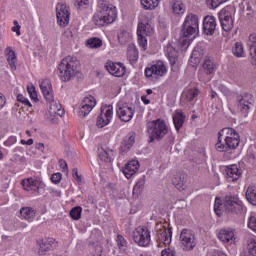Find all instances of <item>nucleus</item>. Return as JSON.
Masks as SVG:
<instances>
[{"mask_svg": "<svg viewBox=\"0 0 256 256\" xmlns=\"http://www.w3.org/2000/svg\"><path fill=\"white\" fill-rule=\"evenodd\" d=\"M247 211L243 201L237 196H225L224 202L220 198L215 199L214 202V212L218 217L223 215V212L230 213L231 215H241Z\"/></svg>", "mask_w": 256, "mask_h": 256, "instance_id": "f257e3e1", "label": "nucleus"}, {"mask_svg": "<svg viewBox=\"0 0 256 256\" xmlns=\"http://www.w3.org/2000/svg\"><path fill=\"white\" fill-rule=\"evenodd\" d=\"M117 19V8L107 0H98L97 11L92 21L98 27H105Z\"/></svg>", "mask_w": 256, "mask_h": 256, "instance_id": "f03ea898", "label": "nucleus"}, {"mask_svg": "<svg viewBox=\"0 0 256 256\" xmlns=\"http://www.w3.org/2000/svg\"><path fill=\"white\" fill-rule=\"evenodd\" d=\"M239 134L233 128H223L218 133V141L215 145L216 151L223 153L239 147Z\"/></svg>", "mask_w": 256, "mask_h": 256, "instance_id": "7ed1b4c3", "label": "nucleus"}, {"mask_svg": "<svg viewBox=\"0 0 256 256\" xmlns=\"http://www.w3.org/2000/svg\"><path fill=\"white\" fill-rule=\"evenodd\" d=\"M40 89L47 103H49L50 115H58L63 117L65 115V110L59 102H55V97L53 96V87L51 86V81L49 79L42 80L40 82Z\"/></svg>", "mask_w": 256, "mask_h": 256, "instance_id": "20e7f679", "label": "nucleus"}, {"mask_svg": "<svg viewBox=\"0 0 256 256\" xmlns=\"http://www.w3.org/2000/svg\"><path fill=\"white\" fill-rule=\"evenodd\" d=\"M147 132L150 139L149 143H153V141H161L169 133V128L163 120L157 119L147 123Z\"/></svg>", "mask_w": 256, "mask_h": 256, "instance_id": "39448f33", "label": "nucleus"}, {"mask_svg": "<svg viewBox=\"0 0 256 256\" xmlns=\"http://www.w3.org/2000/svg\"><path fill=\"white\" fill-rule=\"evenodd\" d=\"M199 34V16L190 13L186 16L181 29V35L184 37H195Z\"/></svg>", "mask_w": 256, "mask_h": 256, "instance_id": "423d86ee", "label": "nucleus"}, {"mask_svg": "<svg viewBox=\"0 0 256 256\" xmlns=\"http://www.w3.org/2000/svg\"><path fill=\"white\" fill-rule=\"evenodd\" d=\"M116 113L118 119L124 123H129L135 116V106L127 102L119 101L116 106Z\"/></svg>", "mask_w": 256, "mask_h": 256, "instance_id": "0eeeda50", "label": "nucleus"}, {"mask_svg": "<svg viewBox=\"0 0 256 256\" xmlns=\"http://www.w3.org/2000/svg\"><path fill=\"white\" fill-rule=\"evenodd\" d=\"M153 33V27L149 23H139L137 27L138 45L142 51H147V37Z\"/></svg>", "mask_w": 256, "mask_h": 256, "instance_id": "6e6552de", "label": "nucleus"}, {"mask_svg": "<svg viewBox=\"0 0 256 256\" xmlns=\"http://www.w3.org/2000/svg\"><path fill=\"white\" fill-rule=\"evenodd\" d=\"M180 243L183 251H193L195 245H197L193 231L190 229H183L180 233Z\"/></svg>", "mask_w": 256, "mask_h": 256, "instance_id": "1a4fd4ad", "label": "nucleus"}, {"mask_svg": "<svg viewBox=\"0 0 256 256\" xmlns=\"http://www.w3.org/2000/svg\"><path fill=\"white\" fill-rule=\"evenodd\" d=\"M133 240L140 247H147L151 243V232L145 227H137L133 232Z\"/></svg>", "mask_w": 256, "mask_h": 256, "instance_id": "9d476101", "label": "nucleus"}, {"mask_svg": "<svg viewBox=\"0 0 256 256\" xmlns=\"http://www.w3.org/2000/svg\"><path fill=\"white\" fill-rule=\"evenodd\" d=\"M71 12H69V6L65 3H58L56 5V17L57 23L60 27H67L69 25V17Z\"/></svg>", "mask_w": 256, "mask_h": 256, "instance_id": "9b49d317", "label": "nucleus"}, {"mask_svg": "<svg viewBox=\"0 0 256 256\" xmlns=\"http://www.w3.org/2000/svg\"><path fill=\"white\" fill-rule=\"evenodd\" d=\"M111 119H113V107L111 105L103 106L96 125L99 129H103V127H107L111 123Z\"/></svg>", "mask_w": 256, "mask_h": 256, "instance_id": "f8f14e48", "label": "nucleus"}, {"mask_svg": "<svg viewBox=\"0 0 256 256\" xmlns=\"http://www.w3.org/2000/svg\"><path fill=\"white\" fill-rule=\"evenodd\" d=\"M253 95L249 93H244L238 97V110L247 117L249 111H251V106L254 103Z\"/></svg>", "mask_w": 256, "mask_h": 256, "instance_id": "ddd939ff", "label": "nucleus"}, {"mask_svg": "<svg viewBox=\"0 0 256 256\" xmlns=\"http://www.w3.org/2000/svg\"><path fill=\"white\" fill-rule=\"evenodd\" d=\"M95 105H97V100H95V97L93 96L85 97L82 100L79 107V112H78L79 117H82V119H84V117H87V115H89V113H91L93 109H95Z\"/></svg>", "mask_w": 256, "mask_h": 256, "instance_id": "4468645a", "label": "nucleus"}, {"mask_svg": "<svg viewBox=\"0 0 256 256\" xmlns=\"http://www.w3.org/2000/svg\"><path fill=\"white\" fill-rule=\"evenodd\" d=\"M219 21L223 31H226V33H229L234 27L233 16L227 9H222L219 12Z\"/></svg>", "mask_w": 256, "mask_h": 256, "instance_id": "2eb2a0df", "label": "nucleus"}, {"mask_svg": "<svg viewBox=\"0 0 256 256\" xmlns=\"http://www.w3.org/2000/svg\"><path fill=\"white\" fill-rule=\"evenodd\" d=\"M77 73V66L75 65H59L58 75L62 81H71L72 77H75Z\"/></svg>", "mask_w": 256, "mask_h": 256, "instance_id": "dca6fc26", "label": "nucleus"}, {"mask_svg": "<svg viewBox=\"0 0 256 256\" xmlns=\"http://www.w3.org/2000/svg\"><path fill=\"white\" fill-rule=\"evenodd\" d=\"M172 237L173 232L171 231V228H167L163 225L157 226V238L159 243L170 245Z\"/></svg>", "mask_w": 256, "mask_h": 256, "instance_id": "f3484780", "label": "nucleus"}, {"mask_svg": "<svg viewBox=\"0 0 256 256\" xmlns=\"http://www.w3.org/2000/svg\"><path fill=\"white\" fill-rule=\"evenodd\" d=\"M39 255H45L48 251H53L57 247V241L53 238H44L37 241Z\"/></svg>", "mask_w": 256, "mask_h": 256, "instance_id": "a211bd4d", "label": "nucleus"}, {"mask_svg": "<svg viewBox=\"0 0 256 256\" xmlns=\"http://www.w3.org/2000/svg\"><path fill=\"white\" fill-rule=\"evenodd\" d=\"M242 174L243 172L237 167V164H232L225 168L226 179L229 183L239 180V177H241Z\"/></svg>", "mask_w": 256, "mask_h": 256, "instance_id": "6ab92c4d", "label": "nucleus"}, {"mask_svg": "<svg viewBox=\"0 0 256 256\" xmlns=\"http://www.w3.org/2000/svg\"><path fill=\"white\" fill-rule=\"evenodd\" d=\"M217 19L214 16H206L203 20V31L205 35H215Z\"/></svg>", "mask_w": 256, "mask_h": 256, "instance_id": "aec40b11", "label": "nucleus"}, {"mask_svg": "<svg viewBox=\"0 0 256 256\" xmlns=\"http://www.w3.org/2000/svg\"><path fill=\"white\" fill-rule=\"evenodd\" d=\"M137 171H139V161L131 160L125 165L123 174L125 175L126 179H131V177H133Z\"/></svg>", "mask_w": 256, "mask_h": 256, "instance_id": "412c9836", "label": "nucleus"}, {"mask_svg": "<svg viewBox=\"0 0 256 256\" xmlns=\"http://www.w3.org/2000/svg\"><path fill=\"white\" fill-rule=\"evenodd\" d=\"M218 239L222 243H233L235 241V232L231 228L221 229L218 233Z\"/></svg>", "mask_w": 256, "mask_h": 256, "instance_id": "4be33fe9", "label": "nucleus"}, {"mask_svg": "<svg viewBox=\"0 0 256 256\" xmlns=\"http://www.w3.org/2000/svg\"><path fill=\"white\" fill-rule=\"evenodd\" d=\"M165 73H167V68L165 65H152L150 68L145 69L146 77H151L152 75L163 77Z\"/></svg>", "mask_w": 256, "mask_h": 256, "instance_id": "5701e85b", "label": "nucleus"}, {"mask_svg": "<svg viewBox=\"0 0 256 256\" xmlns=\"http://www.w3.org/2000/svg\"><path fill=\"white\" fill-rule=\"evenodd\" d=\"M104 68L114 77H123L127 71L124 65H105Z\"/></svg>", "mask_w": 256, "mask_h": 256, "instance_id": "b1692460", "label": "nucleus"}, {"mask_svg": "<svg viewBox=\"0 0 256 256\" xmlns=\"http://www.w3.org/2000/svg\"><path fill=\"white\" fill-rule=\"evenodd\" d=\"M133 145H135V133L129 132L122 141L121 150L127 152Z\"/></svg>", "mask_w": 256, "mask_h": 256, "instance_id": "393cba45", "label": "nucleus"}, {"mask_svg": "<svg viewBox=\"0 0 256 256\" xmlns=\"http://www.w3.org/2000/svg\"><path fill=\"white\" fill-rule=\"evenodd\" d=\"M165 52L170 61V65H175L179 59V55L175 47H173V44H168L165 48Z\"/></svg>", "mask_w": 256, "mask_h": 256, "instance_id": "a878e982", "label": "nucleus"}, {"mask_svg": "<svg viewBox=\"0 0 256 256\" xmlns=\"http://www.w3.org/2000/svg\"><path fill=\"white\" fill-rule=\"evenodd\" d=\"M127 59L131 65L136 63L137 59H139V52L135 47V44H129L127 49Z\"/></svg>", "mask_w": 256, "mask_h": 256, "instance_id": "bb28decb", "label": "nucleus"}, {"mask_svg": "<svg viewBox=\"0 0 256 256\" xmlns=\"http://www.w3.org/2000/svg\"><path fill=\"white\" fill-rule=\"evenodd\" d=\"M173 123L176 131L179 132V130L181 129V127H183V124L185 123V114H183V112L179 110L176 111L173 114Z\"/></svg>", "mask_w": 256, "mask_h": 256, "instance_id": "cd10ccee", "label": "nucleus"}, {"mask_svg": "<svg viewBox=\"0 0 256 256\" xmlns=\"http://www.w3.org/2000/svg\"><path fill=\"white\" fill-rule=\"evenodd\" d=\"M35 213V209L32 207H23L20 209L22 219H25V221H28L29 223L35 219Z\"/></svg>", "mask_w": 256, "mask_h": 256, "instance_id": "c85d7f7f", "label": "nucleus"}, {"mask_svg": "<svg viewBox=\"0 0 256 256\" xmlns=\"http://www.w3.org/2000/svg\"><path fill=\"white\" fill-rule=\"evenodd\" d=\"M201 59H203V50H201L200 47L194 48L189 59V63L192 65H199L201 63Z\"/></svg>", "mask_w": 256, "mask_h": 256, "instance_id": "c756f323", "label": "nucleus"}, {"mask_svg": "<svg viewBox=\"0 0 256 256\" xmlns=\"http://www.w3.org/2000/svg\"><path fill=\"white\" fill-rule=\"evenodd\" d=\"M248 46L250 48V56L253 65H256V34H251L249 36Z\"/></svg>", "mask_w": 256, "mask_h": 256, "instance_id": "7c9ffc66", "label": "nucleus"}, {"mask_svg": "<svg viewBox=\"0 0 256 256\" xmlns=\"http://www.w3.org/2000/svg\"><path fill=\"white\" fill-rule=\"evenodd\" d=\"M215 73V66L213 65H202L199 69V79L200 81H204L205 75L209 76Z\"/></svg>", "mask_w": 256, "mask_h": 256, "instance_id": "2f4dec72", "label": "nucleus"}, {"mask_svg": "<svg viewBox=\"0 0 256 256\" xmlns=\"http://www.w3.org/2000/svg\"><path fill=\"white\" fill-rule=\"evenodd\" d=\"M23 186L25 191H38L39 190V182L34 180L33 178H28L23 182Z\"/></svg>", "mask_w": 256, "mask_h": 256, "instance_id": "473e14b6", "label": "nucleus"}, {"mask_svg": "<svg viewBox=\"0 0 256 256\" xmlns=\"http://www.w3.org/2000/svg\"><path fill=\"white\" fill-rule=\"evenodd\" d=\"M183 97L186 99V101L191 102L197 99V97H199V89L197 88L186 89L183 92Z\"/></svg>", "mask_w": 256, "mask_h": 256, "instance_id": "72a5a7b5", "label": "nucleus"}, {"mask_svg": "<svg viewBox=\"0 0 256 256\" xmlns=\"http://www.w3.org/2000/svg\"><path fill=\"white\" fill-rule=\"evenodd\" d=\"M190 36H185L183 34H181L178 42H177V47L180 51H186L187 49H189V45L191 44V40H189Z\"/></svg>", "mask_w": 256, "mask_h": 256, "instance_id": "f704fd0d", "label": "nucleus"}, {"mask_svg": "<svg viewBox=\"0 0 256 256\" xmlns=\"http://www.w3.org/2000/svg\"><path fill=\"white\" fill-rule=\"evenodd\" d=\"M172 183L178 191H185L187 189V181H185V178H181V176H175L172 179Z\"/></svg>", "mask_w": 256, "mask_h": 256, "instance_id": "c9c22d12", "label": "nucleus"}, {"mask_svg": "<svg viewBox=\"0 0 256 256\" xmlns=\"http://www.w3.org/2000/svg\"><path fill=\"white\" fill-rule=\"evenodd\" d=\"M86 46L89 47V49H99L103 47V40L97 37H92L86 40Z\"/></svg>", "mask_w": 256, "mask_h": 256, "instance_id": "e433bc0d", "label": "nucleus"}, {"mask_svg": "<svg viewBox=\"0 0 256 256\" xmlns=\"http://www.w3.org/2000/svg\"><path fill=\"white\" fill-rule=\"evenodd\" d=\"M246 199L251 205H256V187L249 186L246 190Z\"/></svg>", "mask_w": 256, "mask_h": 256, "instance_id": "4c0bfd02", "label": "nucleus"}, {"mask_svg": "<svg viewBox=\"0 0 256 256\" xmlns=\"http://www.w3.org/2000/svg\"><path fill=\"white\" fill-rule=\"evenodd\" d=\"M232 53L235 57H245V47L241 42H236L234 47L232 48Z\"/></svg>", "mask_w": 256, "mask_h": 256, "instance_id": "58836bf2", "label": "nucleus"}, {"mask_svg": "<svg viewBox=\"0 0 256 256\" xmlns=\"http://www.w3.org/2000/svg\"><path fill=\"white\" fill-rule=\"evenodd\" d=\"M6 55V59L8 61V65H15L17 63V56L15 54V51L11 49V47H7L4 51Z\"/></svg>", "mask_w": 256, "mask_h": 256, "instance_id": "ea45409f", "label": "nucleus"}, {"mask_svg": "<svg viewBox=\"0 0 256 256\" xmlns=\"http://www.w3.org/2000/svg\"><path fill=\"white\" fill-rule=\"evenodd\" d=\"M245 256H256V239L248 240Z\"/></svg>", "mask_w": 256, "mask_h": 256, "instance_id": "a19ab883", "label": "nucleus"}, {"mask_svg": "<svg viewBox=\"0 0 256 256\" xmlns=\"http://www.w3.org/2000/svg\"><path fill=\"white\" fill-rule=\"evenodd\" d=\"M118 41L120 45H127L131 41V34L125 30L118 33Z\"/></svg>", "mask_w": 256, "mask_h": 256, "instance_id": "79ce46f5", "label": "nucleus"}, {"mask_svg": "<svg viewBox=\"0 0 256 256\" xmlns=\"http://www.w3.org/2000/svg\"><path fill=\"white\" fill-rule=\"evenodd\" d=\"M160 1L161 0H141V5L144 9L151 11L159 6Z\"/></svg>", "mask_w": 256, "mask_h": 256, "instance_id": "37998d69", "label": "nucleus"}, {"mask_svg": "<svg viewBox=\"0 0 256 256\" xmlns=\"http://www.w3.org/2000/svg\"><path fill=\"white\" fill-rule=\"evenodd\" d=\"M116 243H117V247L119 249V251H122L124 253V251H127V240L125 239V237H123V235L118 234L116 237Z\"/></svg>", "mask_w": 256, "mask_h": 256, "instance_id": "c03bdc74", "label": "nucleus"}, {"mask_svg": "<svg viewBox=\"0 0 256 256\" xmlns=\"http://www.w3.org/2000/svg\"><path fill=\"white\" fill-rule=\"evenodd\" d=\"M82 211H83V208H81V206H76L72 208V210L70 211L71 219H73L74 221H79V219H81Z\"/></svg>", "mask_w": 256, "mask_h": 256, "instance_id": "a18cd8bd", "label": "nucleus"}, {"mask_svg": "<svg viewBox=\"0 0 256 256\" xmlns=\"http://www.w3.org/2000/svg\"><path fill=\"white\" fill-rule=\"evenodd\" d=\"M99 159L100 161H104V163H111V151H107L105 149L100 150Z\"/></svg>", "mask_w": 256, "mask_h": 256, "instance_id": "49530a36", "label": "nucleus"}, {"mask_svg": "<svg viewBox=\"0 0 256 256\" xmlns=\"http://www.w3.org/2000/svg\"><path fill=\"white\" fill-rule=\"evenodd\" d=\"M145 189V178H140L133 188V193L139 195Z\"/></svg>", "mask_w": 256, "mask_h": 256, "instance_id": "de8ad7c7", "label": "nucleus"}, {"mask_svg": "<svg viewBox=\"0 0 256 256\" xmlns=\"http://www.w3.org/2000/svg\"><path fill=\"white\" fill-rule=\"evenodd\" d=\"M73 5L76 9H87L89 8V0H73Z\"/></svg>", "mask_w": 256, "mask_h": 256, "instance_id": "09e8293b", "label": "nucleus"}, {"mask_svg": "<svg viewBox=\"0 0 256 256\" xmlns=\"http://www.w3.org/2000/svg\"><path fill=\"white\" fill-rule=\"evenodd\" d=\"M172 9L176 15H183L185 13V9H183V5L180 2H175L172 5Z\"/></svg>", "mask_w": 256, "mask_h": 256, "instance_id": "8fccbe9b", "label": "nucleus"}, {"mask_svg": "<svg viewBox=\"0 0 256 256\" xmlns=\"http://www.w3.org/2000/svg\"><path fill=\"white\" fill-rule=\"evenodd\" d=\"M75 63H77L76 57L67 56L61 61L60 65H75Z\"/></svg>", "mask_w": 256, "mask_h": 256, "instance_id": "3c124183", "label": "nucleus"}, {"mask_svg": "<svg viewBox=\"0 0 256 256\" xmlns=\"http://www.w3.org/2000/svg\"><path fill=\"white\" fill-rule=\"evenodd\" d=\"M61 179H63V174H61L60 172L54 173L51 176V181L55 185H59V183H61Z\"/></svg>", "mask_w": 256, "mask_h": 256, "instance_id": "603ef678", "label": "nucleus"}, {"mask_svg": "<svg viewBox=\"0 0 256 256\" xmlns=\"http://www.w3.org/2000/svg\"><path fill=\"white\" fill-rule=\"evenodd\" d=\"M214 86L218 87L219 91H221V93H223L224 95H229V88L219 83V81L214 82Z\"/></svg>", "mask_w": 256, "mask_h": 256, "instance_id": "864d4df0", "label": "nucleus"}, {"mask_svg": "<svg viewBox=\"0 0 256 256\" xmlns=\"http://www.w3.org/2000/svg\"><path fill=\"white\" fill-rule=\"evenodd\" d=\"M248 227L249 229H251L252 231H254L256 233V217L251 215L248 218Z\"/></svg>", "mask_w": 256, "mask_h": 256, "instance_id": "5fc2aeb1", "label": "nucleus"}, {"mask_svg": "<svg viewBox=\"0 0 256 256\" xmlns=\"http://www.w3.org/2000/svg\"><path fill=\"white\" fill-rule=\"evenodd\" d=\"M225 1H227V0H208V3L212 9H217V7H219V5L225 3Z\"/></svg>", "mask_w": 256, "mask_h": 256, "instance_id": "6e6d98bb", "label": "nucleus"}, {"mask_svg": "<svg viewBox=\"0 0 256 256\" xmlns=\"http://www.w3.org/2000/svg\"><path fill=\"white\" fill-rule=\"evenodd\" d=\"M28 93L33 101H39L37 98V91H35V87L28 88Z\"/></svg>", "mask_w": 256, "mask_h": 256, "instance_id": "4d7b16f0", "label": "nucleus"}, {"mask_svg": "<svg viewBox=\"0 0 256 256\" xmlns=\"http://www.w3.org/2000/svg\"><path fill=\"white\" fill-rule=\"evenodd\" d=\"M12 31L16 33L18 37L21 35V25H19L17 20H14V27H12Z\"/></svg>", "mask_w": 256, "mask_h": 256, "instance_id": "13d9d810", "label": "nucleus"}, {"mask_svg": "<svg viewBox=\"0 0 256 256\" xmlns=\"http://www.w3.org/2000/svg\"><path fill=\"white\" fill-rule=\"evenodd\" d=\"M92 256H107V255L105 254V251H103V247L96 246Z\"/></svg>", "mask_w": 256, "mask_h": 256, "instance_id": "bf43d9fd", "label": "nucleus"}, {"mask_svg": "<svg viewBox=\"0 0 256 256\" xmlns=\"http://www.w3.org/2000/svg\"><path fill=\"white\" fill-rule=\"evenodd\" d=\"M161 256H175V250L171 248H166L162 250Z\"/></svg>", "mask_w": 256, "mask_h": 256, "instance_id": "052dcab7", "label": "nucleus"}, {"mask_svg": "<svg viewBox=\"0 0 256 256\" xmlns=\"http://www.w3.org/2000/svg\"><path fill=\"white\" fill-rule=\"evenodd\" d=\"M72 177H74L75 181H77L78 183H81L82 177L81 175H79V171L77 170V168H74L72 170Z\"/></svg>", "mask_w": 256, "mask_h": 256, "instance_id": "680f3d73", "label": "nucleus"}, {"mask_svg": "<svg viewBox=\"0 0 256 256\" xmlns=\"http://www.w3.org/2000/svg\"><path fill=\"white\" fill-rule=\"evenodd\" d=\"M59 166L62 171H68L67 162L65 160H59Z\"/></svg>", "mask_w": 256, "mask_h": 256, "instance_id": "e2e57ef3", "label": "nucleus"}, {"mask_svg": "<svg viewBox=\"0 0 256 256\" xmlns=\"http://www.w3.org/2000/svg\"><path fill=\"white\" fill-rule=\"evenodd\" d=\"M5 103H7V100L5 99V96L0 94V111H1V109H3V107H5Z\"/></svg>", "mask_w": 256, "mask_h": 256, "instance_id": "0e129e2a", "label": "nucleus"}, {"mask_svg": "<svg viewBox=\"0 0 256 256\" xmlns=\"http://www.w3.org/2000/svg\"><path fill=\"white\" fill-rule=\"evenodd\" d=\"M20 143L21 145H33V139L30 138L28 140H21Z\"/></svg>", "mask_w": 256, "mask_h": 256, "instance_id": "69168bd1", "label": "nucleus"}, {"mask_svg": "<svg viewBox=\"0 0 256 256\" xmlns=\"http://www.w3.org/2000/svg\"><path fill=\"white\" fill-rule=\"evenodd\" d=\"M36 149H38L39 151H43V149H45V144L43 143L36 144Z\"/></svg>", "mask_w": 256, "mask_h": 256, "instance_id": "338daca9", "label": "nucleus"}, {"mask_svg": "<svg viewBox=\"0 0 256 256\" xmlns=\"http://www.w3.org/2000/svg\"><path fill=\"white\" fill-rule=\"evenodd\" d=\"M27 98L23 97V95L18 94L17 95V101H19L20 103H23Z\"/></svg>", "mask_w": 256, "mask_h": 256, "instance_id": "774afa93", "label": "nucleus"}]
</instances>
